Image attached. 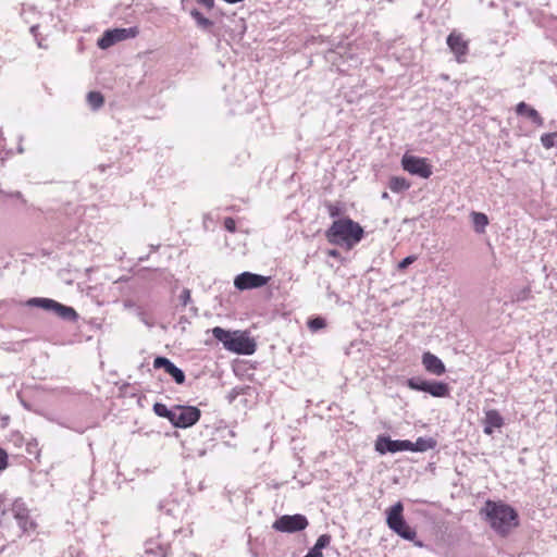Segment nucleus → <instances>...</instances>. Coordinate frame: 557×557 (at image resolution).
<instances>
[{
  "instance_id": "11",
  "label": "nucleus",
  "mask_w": 557,
  "mask_h": 557,
  "mask_svg": "<svg viewBox=\"0 0 557 557\" xmlns=\"http://www.w3.org/2000/svg\"><path fill=\"white\" fill-rule=\"evenodd\" d=\"M411 448L410 441L408 440H392L388 436H379L375 442V449L381 455L386 453H399L407 451Z\"/></svg>"
},
{
  "instance_id": "6",
  "label": "nucleus",
  "mask_w": 557,
  "mask_h": 557,
  "mask_svg": "<svg viewBox=\"0 0 557 557\" xmlns=\"http://www.w3.org/2000/svg\"><path fill=\"white\" fill-rule=\"evenodd\" d=\"M201 417V411L195 406H174L172 425L180 429H187L196 424Z\"/></svg>"
},
{
  "instance_id": "5",
  "label": "nucleus",
  "mask_w": 557,
  "mask_h": 557,
  "mask_svg": "<svg viewBox=\"0 0 557 557\" xmlns=\"http://www.w3.org/2000/svg\"><path fill=\"white\" fill-rule=\"evenodd\" d=\"M9 511L16 521L22 534H29L36 530L37 522L22 498H15L12 502Z\"/></svg>"
},
{
  "instance_id": "21",
  "label": "nucleus",
  "mask_w": 557,
  "mask_h": 557,
  "mask_svg": "<svg viewBox=\"0 0 557 557\" xmlns=\"http://www.w3.org/2000/svg\"><path fill=\"white\" fill-rule=\"evenodd\" d=\"M388 187L394 193H401L410 187V183L405 177L393 176L389 180Z\"/></svg>"
},
{
  "instance_id": "8",
  "label": "nucleus",
  "mask_w": 557,
  "mask_h": 557,
  "mask_svg": "<svg viewBox=\"0 0 557 557\" xmlns=\"http://www.w3.org/2000/svg\"><path fill=\"white\" fill-rule=\"evenodd\" d=\"M138 35L137 27H128V28H114L104 32L102 37L98 40V46L101 49H108L114 44L128 39L135 38Z\"/></svg>"
},
{
  "instance_id": "12",
  "label": "nucleus",
  "mask_w": 557,
  "mask_h": 557,
  "mask_svg": "<svg viewBox=\"0 0 557 557\" xmlns=\"http://www.w3.org/2000/svg\"><path fill=\"white\" fill-rule=\"evenodd\" d=\"M154 369H163L169 375L172 376L176 384H183L185 382V373L182 369L176 367L170 359L165 357H157L153 360Z\"/></svg>"
},
{
  "instance_id": "19",
  "label": "nucleus",
  "mask_w": 557,
  "mask_h": 557,
  "mask_svg": "<svg viewBox=\"0 0 557 557\" xmlns=\"http://www.w3.org/2000/svg\"><path fill=\"white\" fill-rule=\"evenodd\" d=\"M410 451L424 453L436 446V441L432 437H419L416 442L410 441Z\"/></svg>"
},
{
  "instance_id": "42",
  "label": "nucleus",
  "mask_w": 557,
  "mask_h": 557,
  "mask_svg": "<svg viewBox=\"0 0 557 557\" xmlns=\"http://www.w3.org/2000/svg\"><path fill=\"white\" fill-rule=\"evenodd\" d=\"M414 545L421 547L423 544H422V542L417 541V542H414Z\"/></svg>"
},
{
  "instance_id": "38",
  "label": "nucleus",
  "mask_w": 557,
  "mask_h": 557,
  "mask_svg": "<svg viewBox=\"0 0 557 557\" xmlns=\"http://www.w3.org/2000/svg\"><path fill=\"white\" fill-rule=\"evenodd\" d=\"M5 496L3 494H0V515L1 516H5V513L8 512L7 510V507H5Z\"/></svg>"
},
{
  "instance_id": "36",
  "label": "nucleus",
  "mask_w": 557,
  "mask_h": 557,
  "mask_svg": "<svg viewBox=\"0 0 557 557\" xmlns=\"http://www.w3.org/2000/svg\"><path fill=\"white\" fill-rule=\"evenodd\" d=\"M327 209H329V214L332 218H335V216L339 215V213H341V209L337 206L330 203V205H327Z\"/></svg>"
},
{
  "instance_id": "33",
  "label": "nucleus",
  "mask_w": 557,
  "mask_h": 557,
  "mask_svg": "<svg viewBox=\"0 0 557 557\" xmlns=\"http://www.w3.org/2000/svg\"><path fill=\"white\" fill-rule=\"evenodd\" d=\"M180 300L183 306H186L190 300V290L188 288H184L180 295Z\"/></svg>"
},
{
  "instance_id": "2",
  "label": "nucleus",
  "mask_w": 557,
  "mask_h": 557,
  "mask_svg": "<svg viewBox=\"0 0 557 557\" xmlns=\"http://www.w3.org/2000/svg\"><path fill=\"white\" fill-rule=\"evenodd\" d=\"M363 235L364 231L360 224L349 218L335 220L325 232L330 244L349 249L360 243Z\"/></svg>"
},
{
  "instance_id": "9",
  "label": "nucleus",
  "mask_w": 557,
  "mask_h": 557,
  "mask_svg": "<svg viewBox=\"0 0 557 557\" xmlns=\"http://www.w3.org/2000/svg\"><path fill=\"white\" fill-rule=\"evenodd\" d=\"M401 165L408 173L422 178H429L432 175V168L424 158L405 154L401 159Z\"/></svg>"
},
{
  "instance_id": "39",
  "label": "nucleus",
  "mask_w": 557,
  "mask_h": 557,
  "mask_svg": "<svg viewBox=\"0 0 557 557\" xmlns=\"http://www.w3.org/2000/svg\"><path fill=\"white\" fill-rule=\"evenodd\" d=\"M37 29H38V25H33V26L30 27V33L33 34V36H34V37H35V39L37 40V45H38V47H40V48H41V47H42V44H41V41L38 39Z\"/></svg>"
},
{
  "instance_id": "28",
  "label": "nucleus",
  "mask_w": 557,
  "mask_h": 557,
  "mask_svg": "<svg viewBox=\"0 0 557 557\" xmlns=\"http://www.w3.org/2000/svg\"><path fill=\"white\" fill-rule=\"evenodd\" d=\"M532 298V292L530 286H524L520 289H517L512 294V301L523 302Z\"/></svg>"
},
{
  "instance_id": "26",
  "label": "nucleus",
  "mask_w": 557,
  "mask_h": 557,
  "mask_svg": "<svg viewBox=\"0 0 557 557\" xmlns=\"http://www.w3.org/2000/svg\"><path fill=\"white\" fill-rule=\"evenodd\" d=\"M429 381L421 377H410L407 380L406 385L412 391L426 392Z\"/></svg>"
},
{
  "instance_id": "13",
  "label": "nucleus",
  "mask_w": 557,
  "mask_h": 557,
  "mask_svg": "<svg viewBox=\"0 0 557 557\" xmlns=\"http://www.w3.org/2000/svg\"><path fill=\"white\" fill-rule=\"evenodd\" d=\"M447 46L456 55L458 62L465 61L463 58L467 55L469 47L461 34H457L456 32L450 33L447 37Z\"/></svg>"
},
{
  "instance_id": "25",
  "label": "nucleus",
  "mask_w": 557,
  "mask_h": 557,
  "mask_svg": "<svg viewBox=\"0 0 557 557\" xmlns=\"http://www.w3.org/2000/svg\"><path fill=\"white\" fill-rule=\"evenodd\" d=\"M87 102L92 110H98L102 107L104 99L99 91H89L87 94Z\"/></svg>"
},
{
  "instance_id": "40",
  "label": "nucleus",
  "mask_w": 557,
  "mask_h": 557,
  "mask_svg": "<svg viewBox=\"0 0 557 557\" xmlns=\"http://www.w3.org/2000/svg\"><path fill=\"white\" fill-rule=\"evenodd\" d=\"M304 557H323L322 553H317L313 549H309V552Z\"/></svg>"
},
{
  "instance_id": "14",
  "label": "nucleus",
  "mask_w": 557,
  "mask_h": 557,
  "mask_svg": "<svg viewBox=\"0 0 557 557\" xmlns=\"http://www.w3.org/2000/svg\"><path fill=\"white\" fill-rule=\"evenodd\" d=\"M422 364L425 370L434 375H442L445 373L446 368L443 361L430 351H426L422 356Z\"/></svg>"
},
{
  "instance_id": "32",
  "label": "nucleus",
  "mask_w": 557,
  "mask_h": 557,
  "mask_svg": "<svg viewBox=\"0 0 557 557\" xmlns=\"http://www.w3.org/2000/svg\"><path fill=\"white\" fill-rule=\"evenodd\" d=\"M417 260V257L416 256H408L406 257L405 259H403L399 263H398V269L399 270H405L407 267H409L411 263H413L414 261Z\"/></svg>"
},
{
  "instance_id": "23",
  "label": "nucleus",
  "mask_w": 557,
  "mask_h": 557,
  "mask_svg": "<svg viewBox=\"0 0 557 557\" xmlns=\"http://www.w3.org/2000/svg\"><path fill=\"white\" fill-rule=\"evenodd\" d=\"M190 15L195 20L197 26L201 29L208 30L213 26V22L207 17H205L200 11L194 9L190 11Z\"/></svg>"
},
{
  "instance_id": "1",
  "label": "nucleus",
  "mask_w": 557,
  "mask_h": 557,
  "mask_svg": "<svg viewBox=\"0 0 557 557\" xmlns=\"http://www.w3.org/2000/svg\"><path fill=\"white\" fill-rule=\"evenodd\" d=\"M490 527L499 535L506 536L518 527L519 516L513 507L503 502L487 500L481 509Z\"/></svg>"
},
{
  "instance_id": "31",
  "label": "nucleus",
  "mask_w": 557,
  "mask_h": 557,
  "mask_svg": "<svg viewBox=\"0 0 557 557\" xmlns=\"http://www.w3.org/2000/svg\"><path fill=\"white\" fill-rule=\"evenodd\" d=\"M308 326L311 331L315 332L325 326V320L323 318H314L309 320Z\"/></svg>"
},
{
  "instance_id": "7",
  "label": "nucleus",
  "mask_w": 557,
  "mask_h": 557,
  "mask_svg": "<svg viewBox=\"0 0 557 557\" xmlns=\"http://www.w3.org/2000/svg\"><path fill=\"white\" fill-rule=\"evenodd\" d=\"M308 520L304 515H284L276 519L273 523V529L280 532L294 533L302 531L307 528Z\"/></svg>"
},
{
  "instance_id": "30",
  "label": "nucleus",
  "mask_w": 557,
  "mask_h": 557,
  "mask_svg": "<svg viewBox=\"0 0 557 557\" xmlns=\"http://www.w3.org/2000/svg\"><path fill=\"white\" fill-rule=\"evenodd\" d=\"M555 138H557V133H546L541 136V144L544 148L550 149L555 146Z\"/></svg>"
},
{
  "instance_id": "34",
  "label": "nucleus",
  "mask_w": 557,
  "mask_h": 557,
  "mask_svg": "<svg viewBox=\"0 0 557 557\" xmlns=\"http://www.w3.org/2000/svg\"><path fill=\"white\" fill-rule=\"evenodd\" d=\"M224 227L228 231V232H235L236 231V222L233 218H226L224 220Z\"/></svg>"
},
{
  "instance_id": "41",
  "label": "nucleus",
  "mask_w": 557,
  "mask_h": 557,
  "mask_svg": "<svg viewBox=\"0 0 557 557\" xmlns=\"http://www.w3.org/2000/svg\"><path fill=\"white\" fill-rule=\"evenodd\" d=\"M388 197H389V196H388V194H387L386 191H384V193L382 194V198H383V199H388Z\"/></svg>"
},
{
  "instance_id": "17",
  "label": "nucleus",
  "mask_w": 557,
  "mask_h": 557,
  "mask_svg": "<svg viewBox=\"0 0 557 557\" xmlns=\"http://www.w3.org/2000/svg\"><path fill=\"white\" fill-rule=\"evenodd\" d=\"M516 112L519 115H527L536 126H543L544 124V120L540 113L523 101L517 104Z\"/></svg>"
},
{
  "instance_id": "3",
  "label": "nucleus",
  "mask_w": 557,
  "mask_h": 557,
  "mask_svg": "<svg viewBox=\"0 0 557 557\" xmlns=\"http://www.w3.org/2000/svg\"><path fill=\"white\" fill-rule=\"evenodd\" d=\"M214 338L223 344V346L233 352L240 355H251L256 350V343L243 333H231L220 326L212 329Z\"/></svg>"
},
{
  "instance_id": "27",
  "label": "nucleus",
  "mask_w": 557,
  "mask_h": 557,
  "mask_svg": "<svg viewBox=\"0 0 557 557\" xmlns=\"http://www.w3.org/2000/svg\"><path fill=\"white\" fill-rule=\"evenodd\" d=\"M145 552H146V554H151V555H154L156 557H168L169 548L163 547L161 545H157L154 547L153 542H148V543H146Z\"/></svg>"
},
{
  "instance_id": "16",
  "label": "nucleus",
  "mask_w": 557,
  "mask_h": 557,
  "mask_svg": "<svg viewBox=\"0 0 557 557\" xmlns=\"http://www.w3.org/2000/svg\"><path fill=\"white\" fill-rule=\"evenodd\" d=\"M49 312L69 322H75L78 319V314L73 307L65 306L57 300H54L52 309H50Z\"/></svg>"
},
{
  "instance_id": "22",
  "label": "nucleus",
  "mask_w": 557,
  "mask_h": 557,
  "mask_svg": "<svg viewBox=\"0 0 557 557\" xmlns=\"http://www.w3.org/2000/svg\"><path fill=\"white\" fill-rule=\"evenodd\" d=\"M53 302L54 299L42 297H34L27 300V305L29 307H37L44 309L45 311H50V309H52Z\"/></svg>"
},
{
  "instance_id": "29",
  "label": "nucleus",
  "mask_w": 557,
  "mask_h": 557,
  "mask_svg": "<svg viewBox=\"0 0 557 557\" xmlns=\"http://www.w3.org/2000/svg\"><path fill=\"white\" fill-rule=\"evenodd\" d=\"M331 540L332 537L330 534H322L318 537L315 544L311 549L315 550L317 553H322V549L330 545Z\"/></svg>"
},
{
  "instance_id": "20",
  "label": "nucleus",
  "mask_w": 557,
  "mask_h": 557,
  "mask_svg": "<svg viewBox=\"0 0 557 557\" xmlns=\"http://www.w3.org/2000/svg\"><path fill=\"white\" fill-rule=\"evenodd\" d=\"M471 221L474 227V231L479 234H482L485 232V227L488 224V218L485 213L482 212H475L472 211L471 214Z\"/></svg>"
},
{
  "instance_id": "4",
  "label": "nucleus",
  "mask_w": 557,
  "mask_h": 557,
  "mask_svg": "<svg viewBox=\"0 0 557 557\" xmlns=\"http://www.w3.org/2000/svg\"><path fill=\"white\" fill-rule=\"evenodd\" d=\"M404 505L397 502L386 510L387 527L398 536L407 541H414L417 532L412 529L404 518Z\"/></svg>"
},
{
  "instance_id": "18",
  "label": "nucleus",
  "mask_w": 557,
  "mask_h": 557,
  "mask_svg": "<svg viewBox=\"0 0 557 557\" xmlns=\"http://www.w3.org/2000/svg\"><path fill=\"white\" fill-rule=\"evenodd\" d=\"M425 393L433 397H447L449 395V387L443 382L429 381Z\"/></svg>"
},
{
  "instance_id": "15",
  "label": "nucleus",
  "mask_w": 557,
  "mask_h": 557,
  "mask_svg": "<svg viewBox=\"0 0 557 557\" xmlns=\"http://www.w3.org/2000/svg\"><path fill=\"white\" fill-rule=\"evenodd\" d=\"M483 424V432L486 435H492L495 429H500L504 425V418L497 410L490 409L485 411Z\"/></svg>"
},
{
  "instance_id": "10",
  "label": "nucleus",
  "mask_w": 557,
  "mask_h": 557,
  "mask_svg": "<svg viewBox=\"0 0 557 557\" xmlns=\"http://www.w3.org/2000/svg\"><path fill=\"white\" fill-rule=\"evenodd\" d=\"M270 277L251 272H243L234 280V286L239 290L259 288L268 284Z\"/></svg>"
},
{
  "instance_id": "24",
  "label": "nucleus",
  "mask_w": 557,
  "mask_h": 557,
  "mask_svg": "<svg viewBox=\"0 0 557 557\" xmlns=\"http://www.w3.org/2000/svg\"><path fill=\"white\" fill-rule=\"evenodd\" d=\"M153 412L158 417L165 418L172 423L173 416H174V407L170 409L164 404L156 403L153 405Z\"/></svg>"
},
{
  "instance_id": "37",
  "label": "nucleus",
  "mask_w": 557,
  "mask_h": 557,
  "mask_svg": "<svg viewBox=\"0 0 557 557\" xmlns=\"http://www.w3.org/2000/svg\"><path fill=\"white\" fill-rule=\"evenodd\" d=\"M199 4L205 7L207 10H212L214 8V0H196Z\"/></svg>"
},
{
  "instance_id": "35",
  "label": "nucleus",
  "mask_w": 557,
  "mask_h": 557,
  "mask_svg": "<svg viewBox=\"0 0 557 557\" xmlns=\"http://www.w3.org/2000/svg\"><path fill=\"white\" fill-rule=\"evenodd\" d=\"M8 467V454L0 448V471Z\"/></svg>"
}]
</instances>
